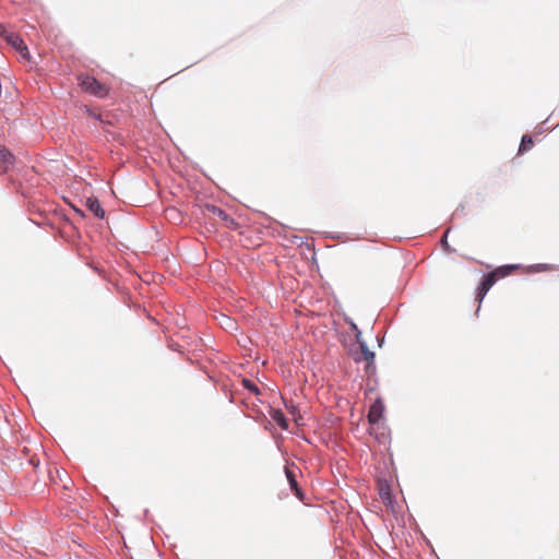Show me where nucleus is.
<instances>
[{
	"label": "nucleus",
	"mask_w": 559,
	"mask_h": 559,
	"mask_svg": "<svg viewBox=\"0 0 559 559\" xmlns=\"http://www.w3.org/2000/svg\"><path fill=\"white\" fill-rule=\"evenodd\" d=\"M497 280V276L492 272H489L483 276L476 293V301H478V308L476 310V313L480 309V302L484 300L485 296L487 295L489 289L495 285Z\"/></svg>",
	"instance_id": "obj_1"
},
{
	"label": "nucleus",
	"mask_w": 559,
	"mask_h": 559,
	"mask_svg": "<svg viewBox=\"0 0 559 559\" xmlns=\"http://www.w3.org/2000/svg\"><path fill=\"white\" fill-rule=\"evenodd\" d=\"M384 405L380 399H377L369 407L368 421L370 424L369 433H373V426L378 425L380 419L383 417Z\"/></svg>",
	"instance_id": "obj_2"
},
{
	"label": "nucleus",
	"mask_w": 559,
	"mask_h": 559,
	"mask_svg": "<svg viewBox=\"0 0 559 559\" xmlns=\"http://www.w3.org/2000/svg\"><path fill=\"white\" fill-rule=\"evenodd\" d=\"M0 34L7 40V43L15 48L22 56L25 57L28 55L27 46L19 35L12 32H8L7 29H3Z\"/></svg>",
	"instance_id": "obj_3"
},
{
	"label": "nucleus",
	"mask_w": 559,
	"mask_h": 559,
	"mask_svg": "<svg viewBox=\"0 0 559 559\" xmlns=\"http://www.w3.org/2000/svg\"><path fill=\"white\" fill-rule=\"evenodd\" d=\"M82 86L90 93L98 96L104 97L107 94V88L104 84H102L99 81H97L95 78L86 76L82 81Z\"/></svg>",
	"instance_id": "obj_4"
},
{
	"label": "nucleus",
	"mask_w": 559,
	"mask_h": 559,
	"mask_svg": "<svg viewBox=\"0 0 559 559\" xmlns=\"http://www.w3.org/2000/svg\"><path fill=\"white\" fill-rule=\"evenodd\" d=\"M14 160V155L5 146L0 145V170L8 171Z\"/></svg>",
	"instance_id": "obj_5"
},
{
	"label": "nucleus",
	"mask_w": 559,
	"mask_h": 559,
	"mask_svg": "<svg viewBox=\"0 0 559 559\" xmlns=\"http://www.w3.org/2000/svg\"><path fill=\"white\" fill-rule=\"evenodd\" d=\"M285 475H286V478H287V481L289 484L292 491L295 493V496L299 500H304L305 493H304L302 489L299 487L294 472L287 466L285 467Z\"/></svg>",
	"instance_id": "obj_6"
},
{
	"label": "nucleus",
	"mask_w": 559,
	"mask_h": 559,
	"mask_svg": "<svg viewBox=\"0 0 559 559\" xmlns=\"http://www.w3.org/2000/svg\"><path fill=\"white\" fill-rule=\"evenodd\" d=\"M85 205L87 210L95 215V217L99 219H103L105 217V210L103 209L97 198H87Z\"/></svg>",
	"instance_id": "obj_7"
},
{
	"label": "nucleus",
	"mask_w": 559,
	"mask_h": 559,
	"mask_svg": "<svg viewBox=\"0 0 559 559\" xmlns=\"http://www.w3.org/2000/svg\"><path fill=\"white\" fill-rule=\"evenodd\" d=\"M359 347H360L361 354L364 356V359L367 361V366H366L367 371L370 368H374V366H373V361H374V357H376L374 353L369 349L366 342H360Z\"/></svg>",
	"instance_id": "obj_8"
},
{
	"label": "nucleus",
	"mask_w": 559,
	"mask_h": 559,
	"mask_svg": "<svg viewBox=\"0 0 559 559\" xmlns=\"http://www.w3.org/2000/svg\"><path fill=\"white\" fill-rule=\"evenodd\" d=\"M519 267H520L519 264H506V265L497 267L496 270L492 271V273H495L497 278H501V277L508 276L509 274H511V272L513 270L519 269Z\"/></svg>",
	"instance_id": "obj_9"
},
{
	"label": "nucleus",
	"mask_w": 559,
	"mask_h": 559,
	"mask_svg": "<svg viewBox=\"0 0 559 559\" xmlns=\"http://www.w3.org/2000/svg\"><path fill=\"white\" fill-rule=\"evenodd\" d=\"M533 145H534V142H533L532 136L528 134H524L522 136L521 143H520L519 153H524V152L530 151L533 147Z\"/></svg>",
	"instance_id": "obj_10"
},
{
	"label": "nucleus",
	"mask_w": 559,
	"mask_h": 559,
	"mask_svg": "<svg viewBox=\"0 0 559 559\" xmlns=\"http://www.w3.org/2000/svg\"><path fill=\"white\" fill-rule=\"evenodd\" d=\"M241 383H242V386L246 390H248L249 392H251L252 394L259 395L261 393V391L258 388V385L253 381H251L250 379L243 378Z\"/></svg>",
	"instance_id": "obj_11"
},
{
	"label": "nucleus",
	"mask_w": 559,
	"mask_h": 559,
	"mask_svg": "<svg viewBox=\"0 0 559 559\" xmlns=\"http://www.w3.org/2000/svg\"><path fill=\"white\" fill-rule=\"evenodd\" d=\"M207 210L210 212H212L214 215L218 216L219 218H222L223 221H228L229 219V215L221 207L216 206V205H210L207 206Z\"/></svg>",
	"instance_id": "obj_12"
},
{
	"label": "nucleus",
	"mask_w": 559,
	"mask_h": 559,
	"mask_svg": "<svg viewBox=\"0 0 559 559\" xmlns=\"http://www.w3.org/2000/svg\"><path fill=\"white\" fill-rule=\"evenodd\" d=\"M555 269H556L555 265L547 264V263H538V264H534V265L530 266V270L532 272H543V271L555 270Z\"/></svg>",
	"instance_id": "obj_13"
},
{
	"label": "nucleus",
	"mask_w": 559,
	"mask_h": 559,
	"mask_svg": "<svg viewBox=\"0 0 559 559\" xmlns=\"http://www.w3.org/2000/svg\"><path fill=\"white\" fill-rule=\"evenodd\" d=\"M450 233V228H447L441 240H440V245L441 247L448 251V252H453L454 250L450 247V245L448 243V235Z\"/></svg>",
	"instance_id": "obj_14"
},
{
	"label": "nucleus",
	"mask_w": 559,
	"mask_h": 559,
	"mask_svg": "<svg viewBox=\"0 0 559 559\" xmlns=\"http://www.w3.org/2000/svg\"><path fill=\"white\" fill-rule=\"evenodd\" d=\"M460 215H464V206L460 205L452 214V217H459Z\"/></svg>",
	"instance_id": "obj_15"
},
{
	"label": "nucleus",
	"mask_w": 559,
	"mask_h": 559,
	"mask_svg": "<svg viewBox=\"0 0 559 559\" xmlns=\"http://www.w3.org/2000/svg\"><path fill=\"white\" fill-rule=\"evenodd\" d=\"M355 333V338H356V342L358 343V345L360 346V342H366L362 336H361V331L360 330H357Z\"/></svg>",
	"instance_id": "obj_16"
},
{
	"label": "nucleus",
	"mask_w": 559,
	"mask_h": 559,
	"mask_svg": "<svg viewBox=\"0 0 559 559\" xmlns=\"http://www.w3.org/2000/svg\"><path fill=\"white\" fill-rule=\"evenodd\" d=\"M346 322L349 324V328L353 332H356L357 330H359L358 325L352 319L346 320Z\"/></svg>",
	"instance_id": "obj_17"
},
{
	"label": "nucleus",
	"mask_w": 559,
	"mask_h": 559,
	"mask_svg": "<svg viewBox=\"0 0 559 559\" xmlns=\"http://www.w3.org/2000/svg\"><path fill=\"white\" fill-rule=\"evenodd\" d=\"M73 210H74V212H75L76 214H79L80 216H82V217H84V216H85V214H84V211H83V210H81V209H79V207H75V206H73Z\"/></svg>",
	"instance_id": "obj_18"
},
{
	"label": "nucleus",
	"mask_w": 559,
	"mask_h": 559,
	"mask_svg": "<svg viewBox=\"0 0 559 559\" xmlns=\"http://www.w3.org/2000/svg\"><path fill=\"white\" fill-rule=\"evenodd\" d=\"M226 320L230 322V326L234 325V323L230 321V318H226Z\"/></svg>",
	"instance_id": "obj_19"
}]
</instances>
